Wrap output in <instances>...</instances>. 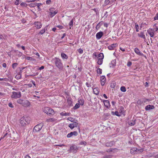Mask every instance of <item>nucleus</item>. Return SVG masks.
Masks as SVG:
<instances>
[{
	"instance_id": "f257e3e1",
	"label": "nucleus",
	"mask_w": 158,
	"mask_h": 158,
	"mask_svg": "<svg viewBox=\"0 0 158 158\" xmlns=\"http://www.w3.org/2000/svg\"><path fill=\"white\" fill-rule=\"evenodd\" d=\"M52 61L55 63L56 66L58 68L59 70L62 69L63 64L60 59L56 57L52 59Z\"/></svg>"
},
{
	"instance_id": "f03ea898",
	"label": "nucleus",
	"mask_w": 158,
	"mask_h": 158,
	"mask_svg": "<svg viewBox=\"0 0 158 158\" xmlns=\"http://www.w3.org/2000/svg\"><path fill=\"white\" fill-rule=\"evenodd\" d=\"M17 102L25 107L29 106L31 105L30 103L28 100L24 99H19L17 100Z\"/></svg>"
},
{
	"instance_id": "7ed1b4c3",
	"label": "nucleus",
	"mask_w": 158,
	"mask_h": 158,
	"mask_svg": "<svg viewBox=\"0 0 158 158\" xmlns=\"http://www.w3.org/2000/svg\"><path fill=\"white\" fill-rule=\"evenodd\" d=\"M43 111L48 115H53L55 113L53 110L48 107H45L43 109Z\"/></svg>"
},
{
	"instance_id": "20e7f679",
	"label": "nucleus",
	"mask_w": 158,
	"mask_h": 158,
	"mask_svg": "<svg viewBox=\"0 0 158 158\" xmlns=\"http://www.w3.org/2000/svg\"><path fill=\"white\" fill-rule=\"evenodd\" d=\"M27 118L23 116L19 119V122L22 126H24L25 125H27L29 123L30 121L27 120Z\"/></svg>"
},
{
	"instance_id": "39448f33",
	"label": "nucleus",
	"mask_w": 158,
	"mask_h": 158,
	"mask_svg": "<svg viewBox=\"0 0 158 158\" xmlns=\"http://www.w3.org/2000/svg\"><path fill=\"white\" fill-rule=\"evenodd\" d=\"M21 96V93L20 92L13 91L12 92V95L11 96L12 98L16 99L20 98Z\"/></svg>"
},
{
	"instance_id": "423d86ee",
	"label": "nucleus",
	"mask_w": 158,
	"mask_h": 158,
	"mask_svg": "<svg viewBox=\"0 0 158 158\" xmlns=\"http://www.w3.org/2000/svg\"><path fill=\"white\" fill-rule=\"evenodd\" d=\"M19 137V134L17 132H15V131L13 132L12 137L10 136V137L12 138L14 141L16 142L18 141Z\"/></svg>"
},
{
	"instance_id": "0eeeda50",
	"label": "nucleus",
	"mask_w": 158,
	"mask_h": 158,
	"mask_svg": "<svg viewBox=\"0 0 158 158\" xmlns=\"http://www.w3.org/2000/svg\"><path fill=\"white\" fill-rule=\"evenodd\" d=\"M55 9L53 8H52L49 9L50 14L49 15L51 17H53L57 13V11L55 10Z\"/></svg>"
},
{
	"instance_id": "6e6552de",
	"label": "nucleus",
	"mask_w": 158,
	"mask_h": 158,
	"mask_svg": "<svg viewBox=\"0 0 158 158\" xmlns=\"http://www.w3.org/2000/svg\"><path fill=\"white\" fill-rule=\"evenodd\" d=\"M70 149L71 152L75 153L77 152L78 148L76 145H73L70 146Z\"/></svg>"
},
{
	"instance_id": "1a4fd4ad",
	"label": "nucleus",
	"mask_w": 158,
	"mask_h": 158,
	"mask_svg": "<svg viewBox=\"0 0 158 158\" xmlns=\"http://www.w3.org/2000/svg\"><path fill=\"white\" fill-rule=\"evenodd\" d=\"M78 134L77 131H75L73 132H71L70 133H68L67 136V138H70L73 136H77Z\"/></svg>"
},
{
	"instance_id": "9d476101",
	"label": "nucleus",
	"mask_w": 158,
	"mask_h": 158,
	"mask_svg": "<svg viewBox=\"0 0 158 158\" xmlns=\"http://www.w3.org/2000/svg\"><path fill=\"white\" fill-rule=\"evenodd\" d=\"M78 123L76 122H73V123L69 124V127L71 129H73L74 127H76L77 126Z\"/></svg>"
},
{
	"instance_id": "9b49d317",
	"label": "nucleus",
	"mask_w": 158,
	"mask_h": 158,
	"mask_svg": "<svg viewBox=\"0 0 158 158\" xmlns=\"http://www.w3.org/2000/svg\"><path fill=\"white\" fill-rule=\"evenodd\" d=\"M147 32L151 37H153L154 36V30L152 29H149L147 30Z\"/></svg>"
},
{
	"instance_id": "f8f14e48",
	"label": "nucleus",
	"mask_w": 158,
	"mask_h": 158,
	"mask_svg": "<svg viewBox=\"0 0 158 158\" xmlns=\"http://www.w3.org/2000/svg\"><path fill=\"white\" fill-rule=\"evenodd\" d=\"M103 32L102 31H100L98 32L96 34V38L97 39L99 40L103 35Z\"/></svg>"
},
{
	"instance_id": "ddd939ff",
	"label": "nucleus",
	"mask_w": 158,
	"mask_h": 158,
	"mask_svg": "<svg viewBox=\"0 0 158 158\" xmlns=\"http://www.w3.org/2000/svg\"><path fill=\"white\" fill-rule=\"evenodd\" d=\"M106 79L105 76H102L101 79V84L103 86L106 82Z\"/></svg>"
},
{
	"instance_id": "4468645a",
	"label": "nucleus",
	"mask_w": 158,
	"mask_h": 158,
	"mask_svg": "<svg viewBox=\"0 0 158 158\" xmlns=\"http://www.w3.org/2000/svg\"><path fill=\"white\" fill-rule=\"evenodd\" d=\"M67 101L68 104L70 107L73 106V102L71 98H68L67 99Z\"/></svg>"
},
{
	"instance_id": "2eb2a0df",
	"label": "nucleus",
	"mask_w": 158,
	"mask_h": 158,
	"mask_svg": "<svg viewBox=\"0 0 158 158\" xmlns=\"http://www.w3.org/2000/svg\"><path fill=\"white\" fill-rule=\"evenodd\" d=\"M154 108V106L153 105H148L145 106V109L146 110H149Z\"/></svg>"
},
{
	"instance_id": "dca6fc26",
	"label": "nucleus",
	"mask_w": 158,
	"mask_h": 158,
	"mask_svg": "<svg viewBox=\"0 0 158 158\" xmlns=\"http://www.w3.org/2000/svg\"><path fill=\"white\" fill-rule=\"evenodd\" d=\"M116 60H114L111 61L110 63V67L114 68L116 66Z\"/></svg>"
},
{
	"instance_id": "f3484780",
	"label": "nucleus",
	"mask_w": 158,
	"mask_h": 158,
	"mask_svg": "<svg viewBox=\"0 0 158 158\" xmlns=\"http://www.w3.org/2000/svg\"><path fill=\"white\" fill-rule=\"evenodd\" d=\"M40 131V127L39 124H38L35 126L33 130V132L36 133L39 132Z\"/></svg>"
},
{
	"instance_id": "a211bd4d",
	"label": "nucleus",
	"mask_w": 158,
	"mask_h": 158,
	"mask_svg": "<svg viewBox=\"0 0 158 158\" xmlns=\"http://www.w3.org/2000/svg\"><path fill=\"white\" fill-rule=\"evenodd\" d=\"M116 44H113L108 46V48L109 50H114V48L116 47Z\"/></svg>"
},
{
	"instance_id": "6ab92c4d",
	"label": "nucleus",
	"mask_w": 158,
	"mask_h": 158,
	"mask_svg": "<svg viewBox=\"0 0 158 158\" xmlns=\"http://www.w3.org/2000/svg\"><path fill=\"white\" fill-rule=\"evenodd\" d=\"M105 106L106 107H109L110 106V103L109 101L108 100H104L103 101Z\"/></svg>"
},
{
	"instance_id": "aec40b11",
	"label": "nucleus",
	"mask_w": 158,
	"mask_h": 158,
	"mask_svg": "<svg viewBox=\"0 0 158 158\" xmlns=\"http://www.w3.org/2000/svg\"><path fill=\"white\" fill-rule=\"evenodd\" d=\"M134 52L136 54L139 56H143V53L141 52L139 49L137 48H135Z\"/></svg>"
},
{
	"instance_id": "412c9836",
	"label": "nucleus",
	"mask_w": 158,
	"mask_h": 158,
	"mask_svg": "<svg viewBox=\"0 0 158 158\" xmlns=\"http://www.w3.org/2000/svg\"><path fill=\"white\" fill-rule=\"evenodd\" d=\"M138 35L139 36L143 38V39L144 40L146 39L145 36L143 31H141L140 34H138Z\"/></svg>"
},
{
	"instance_id": "4be33fe9",
	"label": "nucleus",
	"mask_w": 158,
	"mask_h": 158,
	"mask_svg": "<svg viewBox=\"0 0 158 158\" xmlns=\"http://www.w3.org/2000/svg\"><path fill=\"white\" fill-rule=\"evenodd\" d=\"M61 56L63 60H67L68 59V56L64 52L61 53Z\"/></svg>"
},
{
	"instance_id": "5701e85b",
	"label": "nucleus",
	"mask_w": 158,
	"mask_h": 158,
	"mask_svg": "<svg viewBox=\"0 0 158 158\" xmlns=\"http://www.w3.org/2000/svg\"><path fill=\"white\" fill-rule=\"evenodd\" d=\"M78 103L81 106H83L84 103V101L83 98H79L78 99Z\"/></svg>"
},
{
	"instance_id": "b1692460",
	"label": "nucleus",
	"mask_w": 158,
	"mask_h": 158,
	"mask_svg": "<svg viewBox=\"0 0 158 158\" xmlns=\"http://www.w3.org/2000/svg\"><path fill=\"white\" fill-rule=\"evenodd\" d=\"M114 144L113 141H110L106 143V146L107 147H110L112 146Z\"/></svg>"
},
{
	"instance_id": "393cba45",
	"label": "nucleus",
	"mask_w": 158,
	"mask_h": 158,
	"mask_svg": "<svg viewBox=\"0 0 158 158\" xmlns=\"http://www.w3.org/2000/svg\"><path fill=\"white\" fill-rule=\"evenodd\" d=\"M136 120L135 119H133L131 121L129 122V124L130 126H134L135 124Z\"/></svg>"
},
{
	"instance_id": "a878e982",
	"label": "nucleus",
	"mask_w": 158,
	"mask_h": 158,
	"mask_svg": "<svg viewBox=\"0 0 158 158\" xmlns=\"http://www.w3.org/2000/svg\"><path fill=\"white\" fill-rule=\"evenodd\" d=\"M93 91L94 94L97 95H98L99 94L98 88H94L93 89Z\"/></svg>"
},
{
	"instance_id": "bb28decb",
	"label": "nucleus",
	"mask_w": 158,
	"mask_h": 158,
	"mask_svg": "<svg viewBox=\"0 0 158 158\" xmlns=\"http://www.w3.org/2000/svg\"><path fill=\"white\" fill-rule=\"evenodd\" d=\"M114 2L113 1H110V0H105L104 2V4L105 5H106L108 4L109 3H112L113 2Z\"/></svg>"
},
{
	"instance_id": "cd10ccee",
	"label": "nucleus",
	"mask_w": 158,
	"mask_h": 158,
	"mask_svg": "<svg viewBox=\"0 0 158 158\" xmlns=\"http://www.w3.org/2000/svg\"><path fill=\"white\" fill-rule=\"evenodd\" d=\"M56 119L54 118H52L48 119L46 120V121L48 122H53L56 121Z\"/></svg>"
},
{
	"instance_id": "c85d7f7f",
	"label": "nucleus",
	"mask_w": 158,
	"mask_h": 158,
	"mask_svg": "<svg viewBox=\"0 0 158 158\" xmlns=\"http://www.w3.org/2000/svg\"><path fill=\"white\" fill-rule=\"evenodd\" d=\"M112 114L113 115H116L118 116H120V115L118 111H115L114 112V111L111 112Z\"/></svg>"
},
{
	"instance_id": "c756f323",
	"label": "nucleus",
	"mask_w": 158,
	"mask_h": 158,
	"mask_svg": "<svg viewBox=\"0 0 158 158\" xmlns=\"http://www.w3.org/2000/svg\"><path fill=\"white\" fill-rule=\"evenodd\" d=\"M36 5L37 6V7L39 9H40V3H35V4L31 3L30 6L31 7H34L35 6V5Z\"/></svg>"
},
{
	"instance_id": "7c9ffc66",
	"label": "nucleus",
	"mask_w": 158,
	"mask_h": 158,
	"mask_svg": "<svg viewBox=\"0 0 158 158\" xmlns=\"http://www.w3.org/2000/svg\"><path fill=\"white\" fill-rule=\"evenodd\" d=\"M103 24V22L101 21L100 22H99L97 25L96 27V29L97 30L98 29L100 26L102 24Z\"/></svg>"
},
{
	"instance_id": "2f4dec72",
	"label": "nucleus",
	"mask_w": 158,
	"mask_h": 158,
	"mask_svg": "<svg viewBox=\"0 0 158 158\" xmlns=\"http://www.w3.org/2000/svg\"><path fill=\"white\" fill-rule=\"evenodd\" d=\"M34 24L35 25V27H36L37 29H40V25H39V22H35L34 23Z\"/></svg>"
},
{
	"instance_id": "473e14b6",
	"label": "nucleus",
	"mask_w": 158,
	"mask_h": 158,
	"mask_svg": "<svg viewBox=\"0 0 158 158\" xmlns=\"http://www.w3.org/2000/svg\"><path fill=\"white\" fill-rule=\"evenodd\" d=\"M21 73H18V74L15 76V77L17 80H19V79H20L21 78Z\"/></svg>"
},
{
	"instance_id": "72a5a7b5",
	"label": "nucleus",
	"mask_w": 158,
	"mask_h": 158,
	"mask_svg": "<svg viewBox=\"0 0 158 158\" xmlns=\"http://www.w3.org/2000/svg\"><path fill=\"white\" fill-rule=\"evenodd\" d=\"M69 113H66L64 112H62L60 113V115L62 116H66L67 115H69Z\"/></svg>"
},
{
	"instance_id": "f704fd0d",
	"label": "nucleus",
	"mask_w": 158,
	"mask_h": 158,
	"mask_svg": "<svg viewBox=\"0 0 158 158\" xmlns=\"http://www.w3.org/2000/svg\"><path fill=\"white\" fill-rule=\"evenodd\" d=\"M104 57V55L102 53H101L98 55V57L99 58L98 59H103Z\"/></svg>"
},
{
	"instance_id": "c9c22d12",
	"label": "nucleus",
	"mask_w": 158,
	"mask_h": 158,
	"mask_svg": "<svg viewBox=\"0 0 158 158\" xmlns=\"http://www.w3.org/2000/svg\"><path fill=\"white\" fill-rule=\"evenodd\" d=\"M103 63V59H98L97 63L98 64L101 65Z\"/></svg>"
},
{
	"instance_id": "e433bc0d",
	"label": "nucleus",
	"mask_w": 158,
	"mask_h": 158,
	"mask_svg": "<svg viewBox=\"0 0 158 158\" xmlns=\"http://www.w3.org/2000/svg\"><path fill=\"white\" fill-rule=\"evenodd\" d=\"M80 106V104L78 103H76L75 105V106H74L73 107V109L74 110H76V109H77Z\"/></svg>"
},
{
	"instance_id": "4c0bfd02",
	"label": "nucleus",
	"mask_w": 158,
	"mask_h": 158,
	"mask_svg": "<svg viewBox=\"0 0 158 158\" xmlns=\"http://www.w3.org/2000/svg\"><path fill=\"white\" fill-rule=\"evenodd\" d=\"M18 65V64L17 63H13L12 64V67L13 69H15Z\"/></svg>"
},
{
	"instance_id": "58836bf2",
	"label": "nucleus",
	"mask_w": 158,
	"mask_h": 158,
	"mask_svg": "<svg viewBox=\"0 0 158 158\" xmlns=\"http://www.w3.org/2000/svg\"><path fill=\"white\" fill-rule=\"evenodd\" d=\"M102 70L100 68H98L97 70V73L98 74H101L102 73Z\"/></svg>"
},
{
	"instance_id": "ea45409f",
	"label": "nucleus",
	"mask_w": 158,
	"mask_h": 158,
	"mask_svg": "<svg viewBox=\"0 0 158 158\" xmlns=\"http://www.w3.org/2000/svg\"><path fill=\"white\" fill-rule=\"evenodd\" d=\"M120 90L123 92H125L126 90L125 87L123 86L121 87Z\"/></svg>"
},
{
	"instance_id": "a19ab883",
	"label": "nucleus",
	"mask_w": 158,
	"mask_h": 158,
	"mask_svg": "<svg viewBox=\"0 0 158 158\" xmlns=\"http://www.w3.org/2000/svg\"><path fill=\"white\" fill-rule=\"evenodd\" d=\"M67 119L73 123L75 122V119H74L73 118L71 117L68 118Z\"/></svg>"
},
{
	"instance_id": "79ce46f5",
	"label": "nucleus",
	"mask_w": 158,
	"mask_h": 158,
	"mask_svg": "<svg viewBox=\"0 0 158 158\" xmlns=\"http://www.w3.org/2000/svg\"><path fill=\"white\" fill-rule=\"evenodd\" d=\"M150 100L147 99L143 98L142 100V103H146L147 102H149Z\"/></svg>"
},
{
	"instance_id": "37998d69",
	"label": "nucleus",
	"mask_w": 158,
	"mask_h": 158,
	"mask_svg": "<svg viewBox=\"0 0 158 158\" xmlns=\"http://www.w3.org/2000/svg\"><path fill=\"white\" fill-rule=\"evenodd\" d=\"M26 59L27 60H34V59L32 57L30 56H27L26 57Z\"/></svg>"
},
{
	"instance_id": "c03bdc74",
	"label": "nucleus",
	"mask_w": 158,
	"mask_h": 158,
	"mask_svg": "<svg viewBox=\"0 0 158 158\" xmlns=\"http://www.w3.org/2000/svg\"><path fill=\"white\" fill-rule=\"evenodd\" d=\"M20 5L22 6L25 7H26L27 6V4L24 3V2H22V3H21L20 4Z\"/></svg>"
},
{
	"instance_id": "a18cd8bd",
	"label": "nucleus",
	"mask_w": 158,
	"mask_h": 158,
	"mask_svg": "<svg viewBox=\"0 0 158 158\" xmlns=\"http://www.w3.org/2000/svg\"><path fill=\"white\" fill-rule=\"evenodd\" d=\"M86 142L85 141H81L80 143V145H83L84 146H85L86 145Z\"/></svg>"
},
{
	"instance_id": "49530a36",
	"label": "nucleus",
	"mask_w": 158,
	"mask_h": 158,
	"mask_svg": "<svg viewBox=\"0 0 158 158\" xmlns=\"http://www.w3.org/2000/svg\"><path fill=\"white\" fill-rule=\"evenodd\" d=\"M73 20L72 19L70 22L69 23V25L70 27V28H71V27H72L73 26Z\"/></svg>"
},
{
	"instance_id": "de8ad7c7",
	"label": "nucleus",
	"mask_w": 158,
	"mask_h": 158,
	"mask_svg": "<svg viewBox=\"0 0 158 158\" xmlns=\"http://www.w3.org/2000/svg\"><path fill=\"white\" fill-rule=\"evenodd\" d=\"M139 25L136 23L135 24V27L136 28V31L137 32H138L139 31Z\"/></svg>"
},
{
	"instance_id": "09e8293b",
	"label": "nucleus",
	"mask_w": 158,
	"mask_h": 158,
	"mask_svg": "<svg viewBox=\"0 0 158 158\" xmlns=\"http://www.w3.org/2000/svg\"><path fill=\"white\" fill-rule=\"evenodd\" d=\"M22 53L20 52H17V55H18L19 57H21L22 56Z\"/></svg>"
},
{
	"instance_id": "8fccbe9b",
	"label": "nucleus",
	"mask_w": 158,
	"mask_h": 158,
	"mask_svg": "<svg viewBox=\"0 0 158 158\" xmlns=\"http://www.w3.org/2000/svg\"><path fill=\"white\" fill-rule=\"evenodd\" d=\"M3 39H4L3 36L2 35H0V40H1V42H2L3 41Z\"/></svg>"
},
{
	"instance_id": "3c124183",
	"label": "nucleus",
	"mask_w": 158,
	"mask_h": 158,
	"mask_svg": "<svg viewBox=\"0 0 158 158\" xmlns=\"http://www.w3.org/2000/svg\"><path fill=\"white\" fill-rule=\"evenodd\" d=\"M35 95H33V96L34 97H36V98H40V96H36V95H38L37 94H39V92H37V91H35Z\"/></svg>"
},
{
	"instance_id": "603ef678",
	"label": "nucleus",
	"mask_w": 158,
	"mask_h": 158,
	"mask_svg": "<svg viewBox=\"0 0 158 158\" xmlns=\"http://www.w3.org/2000/svg\"><path fill=\"white\" fill-rule=\"evenodd\" d=\"M78 52L80 54H82L83 53V50L81 48H79L78 49Z\"/></svg>"
},
{
	"instance_id": "864d4df0",
	"label": "nucleus",
	"mask_w": 158,
	"mask_h": 158,
	"mask_svg": "<svg viewBox=\"0 0 158 158\" xmlns=\"http://www.w3.org/2000/svg\"><path fill=\"white\" fill-rule=\"evenodd\" d=\"M8 106L12 108H14V106L12 105V103L11 102H10L8 104Z\"/></svg>"
},
{
	"instance_id": "5fc2aeb1",
	"label": "nucleus",
	"mask_w": 158,
	"mask_h": 158,
	"mask_svg": "<svg viewBox=\"0 0 158 158\" xmlns=\"http://www.w3.org/2000/svg\"><path fill=\"white\" fill-rule=\"evenodd\" d=\"M154 20H158V13H157L155 17H154Z\"/></svg>"
},
{
	"instance_id": "6e6d98bb",
	"label": "nucleus",
	"mask_w": 158,
	"mask_h": 158,
	"mask_svg": "<svg viewBox=\"0 0 158 158\" xmlns=\"http://www.w3.org/2000/svg\"><path fill=\"white\" fill-rule=\"evenodd\" d=\"M132 64V62L130 61H128L127 62V65L128 67H130Z\"/></svg>"
},
{
	"instance_id": "4d7b16f0",
	"label": "nucleus",
	"mask_w": 158,
	"mask_h": 158,
	"mask_svg": "<svg viewBox=\"0 0 158 158\" xmlns=\"http://www.w3.org/2000/svg\"><path fill=\"white\" fill-rule=\"evenodd\" d=\"M45 31V29H42L40 31V34H43V33H44Z\"/></svg>"
},
{
	"instance_id": "13d9d810",
	"label": "nucleus",
	"mask_w": 158,
	"mask_h": 158,
	"mask_svg": "<svg viewBox=\"0 0 158 158\" xmlns=\"http://www.w3.org/2000/svg\"><path fill=\"white\" fill-rule=\"evenodd\" d=\"M113 150H114V149H113V148H110L108 150H106V152H112Z\"/></svg>"
},
{
	"instance_id": "bf43d9fd",
	"label": "nucleus",
	"mask_w": 158,
	"mask_h": 158,
	"mask_svg": "<svg viewBox=\"0 0 158 158\" xmlns=\"http://www.w3.org/2000/svg\"><path fill=\"white\" fill-rule=\"evenodd\" d=\"M25 68V67H21V68H19L20 69V72L19 73H21L22 72V70L24 69Z\"/></svg>"
},
{
	"instance_id": "052dcab7",
	"label": "nucleus",
	"mask_w": 158,
	"mask_h": 158,
	"mask_svg": "<svg viewBox=\"0 0 158 158\" xmlns=\"http://www.w3.org/2000/svg\"><path fill=\"white\" fill-rule=\"evenodd\" d=\"M56 27H58L60 29H62L63 28V27L62 26L60 25H57Z\"/></svg>"
},
{
	"instance_id": "680f3d73",
	"label": "nucleus",
	"mask_w": 158,
	"mask_h": 158,
	"mask_svg": "<svg viewBox=\"0 0 158 158\" xmlns=\"http://www.w3.org/2000/svg\"><path fill=\"white\" fill-rule=\"evenodd\" d=\"M19 0H16L15 3V5H18L19 3Z\"/></svg>"
},
{
	"instance_id": "e2e57ef3",
	"label": "nucleus",
	"mask_w": 158,
	"mask_h": 158,
	"mask_svg": "<svg viewBox=\"0 0 158 158\" xmlns=\"http://www.w3.org/2000/svg\"><path fill=\"white\" fill-rule=\"evenodd\" d=\"M51 0H48L46 1V3L47 4H49L51 3Z\"/></svg>"
},
{
	"instance_id": "0e129e2a",
	"label": "nucleus",
	"mask_w": 158,
	"mask_h": 158,
	"mask_svg": "<svg viewBox=\"0 0 158 158\" xmlns=\"http://www.w3.org/2000/svg\"><path fill=\"white\" fill-rule=\"evenodd\" d=\"M102 158H111V156H110L108 155V156H104Z\"/></svg>"
},
{
	"instance_id": "69168bd1",
	"label": "nucleus",
	"mask_w": 158,
	"mask_h": 158,
	"mask_svg": "<svg viewBox=\"0 0 158 158\" xmlns=\"http://www.w3.org/2000/svg\"><path fill=\"white\" fill-rule=\"evenodd\" d=\"M88 87H89L90 86V84H89L88 82H86L85 84Z\"/></svg>"
},
{
	"instance_id": "338daca9",
	"label": "nucleus",
	"mask_w": 158,
	"mask_h": 158,
	"mask_svg": "<svg viewBox=\"0 0 158 158\" xmlns=\"http://www.w3.org/2000/svg\"><path fill=\"white\" fill-rule=\"evenodd\" d=\"M7 134L8 133L7 132L2 137H1V139H3L4 137H5L7 135Z\"/></svg>"
},
{
	"instance_id": "774afa93",
	"label": "nucleus",
	"mask_w": 158,
	"mask_h": 158,
	"mask_svg": "<svg viewBox=\"0 0 158 158\" xmlns=\"http://www.w3.org/2000/svg\"><path fill=\"white\" fill-rule=\"evenodd\" d=\"M2 66L4 68H6V63H4L2 64Z\"/></svg>"
}]
</instances>
